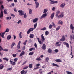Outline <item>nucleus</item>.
Segmentation results:
<instances>
[{"label":"nucleus","mask_w":74,"mask_h":74,"mask_svg":"<svg viewBox=\"0 0 74 74\" xmlns=\"http://www.w3.org/2000/svg\"><path fill=\"white\" fill-rule=\"evenodd\" d=\"M53 27V25L50 24L49 25V29H51Z\"/></svg>","instance_id":"bb28decb"},{"label":"nucleus","mask_w":74,"mask_h":74,"mask_svg":"<svg viewBox=\"0 0 74 74\" xmlns=\"http://www.w3.org/2000/svg\"><path fill=\"white\" fill-rule=\"evenodd\" d=\"M27 42V40H26L23 43L24 45H26V42Z\"/></svg>","instance_id":"5fc2aeb1"},{"label":"nucleus","mask_w":74,"mask_h":74,"mask_svg":"<svg viewBox=\"0 0 74 74\" xmlns=\"http://www.w3.org/2000/svg\"><path fill=\"white\" fill-rule=\"evenodd\" d=\"M3 12H4V14H7V12L5 10H4V11Z\"/></svg>","instance_id":"680f3d73"},{"label":"nucleus","mask_w":74,"mask_h":74,"mask_svg":"<svg viewBox=\"0 0 74 74\" xmlns=\"http://www.w3.org/2000/svg\"><path fill=\"white\" fill-rule=\"evenodd\" d=\"M18 59L17 58H14V62H16L18 60Z\"/></svg>","instance_id":"8fccbe9b"},{"label":"nucleus","mask_w":74,"mask_h":74,"mask_svg":"<svg viewBox=\"0 0 74 74\" xmlns=\"http://www.w3.org/2000/svg\"><path fill=\"white\" fill-rule=\"evenodd\" d=\"M47 29V28L46 27H45L41 29V30H45Z\"/></svg>","instance_id":"49530a36"},{"label":"nucleus","mask_w":74,"mask_h":74,"mask_svg":"<svg viewBox=\"0 0 74 74\" xmlns=\"http://www.w3.org/2000/svg\"><path fill=\"white\" fill-rule=\"evenodd\" d=\"M65 5H66V4L63 3L60 5V7L61 8H64L65 7Z\"/></svg>","instance_id":"f8f14e48"},{"label":"nucleus","mask_w":74,"mask_h":74,"mask_svg":"<svg viewBox=\"0 0 74 74\" xmlns=\"http://www.w3.org/2000/svg\"><path fill=\"white\" fill-rule=\"evenodd\" d=\"M3 68H4V66H3V64H1L0 65V69H1V70H2V69H3Z\"/></svg>","instance_id":"cd10ccee"},{"label":"nucleus","mask_w":74,"mask_h":74,"mask_svg":"<svg viewBox=\"0 0 74 74\" xmlns=\"http://www.w3.org/2000/svg\"><path fill=\"white\" fill-rule=\"evenodd\" d=\"M18 12H19V15H20L21 16L24 15V18H26L27 17V15H26V13H25V14H24V13H23V11L22 10H19L18 11Z\"/></svg>","instance_id":"f03ea898"},{"label":"nucleus","mask_w":74,"mask_h":74,"mask_svg":"<svg viewBox=\"0 0 74 74\" xmlns=\"http://www.w3.org/2000/svg\"><path fill=\"white\" fill-rule=\"evenodd\" d=\"M33 49V48H32L29 49V51H32Z\"/></svg>","instance_id":"774afa93"},{"label":"nucleus","mask_w":74,"mask_h":74,"mask_svg":"<svg viewBox=\"0 0 74 74\" xmlns=\"http://www.w3.org/2000/svg\"><path fill=\"white\" fill-rule=\"evenodd\" d=\"M38 21V19L37 18H36L33 20L32 22L33 23H36V22H37Z\"/></svg>","instance_id":"9d476101"},{"label":"nucleus","mask_w":74,"mask_h":74,"mask_svg":"<svg viewBox=\"0 0 74 74\" xmlns=\"http://www.w3.org/2000/svg\"><path fill=\"white\" fill-rule=\"evenodd\" d=\"M47 52H49V53H51V52H52V51L51 49L49 48Z\"/></svg>","instance_id":"7c9ffc66"},{"label":"nucleus","mask_w":74,"mask_h":74,"mask_svg":"<svg viewBox=\"0 0 74 74\" xmlns=\"http://www.w3.org/2000/svg\"><path fill=\"white\" fill-rule=\"evenodd\" d=\"M22 35V32H20L19 34L20 38H22L23 36L22 35Z\"/></svg>","instance_id":"393cba45"},{"label":"nucleus","mask_w":74,"mask_h":74,"mask_svg":"<svg viewBox=\"0 0 74 74\" xmlns=\"http://www.w3.org/2000/svg\"><path fill=\"white\" fill-rule=\"evenodd\" d=\"M10 31V30H9V29L8 28H7L6 29V30L5 31V33H7V32H8Z\"/></svg>","instance_id":"3c124183"},{"label":"nucleus","mask_w":74,"mask_h":74,"mask_svg":"<svg viewBox=\"0 0 74 74\" xmlns=\"http://www.w3.org/2000/svg\"><path fill=\"white\" fill-rule=\"evenodd\" d=\"M21 74H26L27 73V71H25L24 70H23L21 71Z\"/></svg>","instance_id":"dca6fc26"},{"label":"nucleus","mask_w":74,"mask_h":74,"mask_svg":"<svg viewBox=\"0 0 74 74\" xmlns=\"http://www.w3.org/2000/svg\"><path fill=\"white\" fill-rule=\"evenodd\" d=\"M32 13V10L31 9L29 10V13L30 14H31Z\"/></svg>","instance_id":"37998d69"},{"label":"nucleus","mask_w":74,"mask_h":74,"mask_svg":"<svg viewBox=\"0 0 74 74\" xmlns=\"http://www.w3.org/2000/svg\"><path fill=\"white\" fill-rule=\"evenodd\" d=\"M2 50H3V49L1 47V46L0 45V51H1Z\"/></svg>","instance_id":"4d7b16f0"},{"label":"nucleus","mask_w":74,"mask_h":74,"mask_svg":"<svg viewBox=\"0 0 74 74\" xmlns=\"http://www.w3.org/2000/svg\"><path fill=\"white\" fill-rule=\"evenodd\" d=\"M15 43L14 42H13L12 43V45H11V48H13V47L15 45Z\"/></svg>","instance_id":"5701e85b"},{"label":"nucleus","mask_w":74,"mask_h":74,"mask_svg":"<svg viewBox=\"0 0 74 74\" xmlns=\"http://www.w3.org/2000/svg\"><path fill=\"white\" fill-rule=\"evenodd\" d=\"M4 34H5V32H3V33H2V34L1 33L0 34V36L2 38H4Z\"/></svg>","instance_id":"2eb2a0df"},{"label":"nucleus","mask_w":74,"mask_h":74,"mask_svg":"<svg viewBox=\"0 0 74 74\" xmlns=\"http://www.w3.org/2000/svg\"><path fill=\"white\" fill-rule=\"evenodd\" d=\"M45 35L47 36V35H48V34H49V32H48V31H47L45 32Z\"/></svg>","instance_id":"58836bf2"},{"label":"nucleus","mask_w":74,"mask_h":74,"mask_svg":"<svg viewBox=\"0 0 74 74\" xmlns=\"http://www.w3.org/2000/svg\"><path fill=\"white\" fill-rule=\"evenodd\" d=\"M55 15V13L53 12L51 16V19H53V17H54V15Z\"/></svg>","instance_id":"6ab92c4d"},{"label":"nucleus","mask_w":74,"mask_h":74,"mask_svg":"<svg viewBox=\"0 0 74 74\" xmlns=\"http://www.w3.org/2000/svg\"><path fill=\"white\" fill-rule=\"evenodd\" d=\"M3 51H5V52H7V51H8V50L7 49H3Z\"/></svg>","instance_id":"603ef678"},{"label":"nucleus","mask_w":74,"mask_h":74,"mask_svg":"<svg viewBox=\"0 0 74 74\" xmlns=\"http://www.w3.org/2000/svg\"><path fill=\"white\" fill-rule=\"evenodd\" d=\"M11 19V17H7L6 18V19L7 20H8V19Z\"/></svg>","instance_id":"09e8293b"},{"label":"nucleus","mask_w":74,"mask_h":74,"mask_svg":"<svg viewBox=\"0 0 74 74\" xmlns=\"http://www.w3.org/2000/svg\"><path fill=\"white\" fill-rule=\"evenodd\" d=\"M70 28L71 29H74V27L73 26V24H71L70 25Z\"/></svg>","instance_id":"f704fd0d"},{"label":"nucleus","mask_w":74,"mask_h":74,"mask_svg":"<svg viewBox=\"0 0 74 74\" xmlns=\"http://www.w3.org/2000/svg\"><path fill=\"white\" fill-rule=\"evenodd\" d=\"M48 12V9H45L44 10V11L43 12V14H46Z\"/></svg>","instance_id":"b1692460"},{"label":"nucleus","mask_w":74,"mask_h":74,"mask_svg":"<svg viewBox=\"0 0 74 74\" xmlns=\"http://www.w3.org/2000/svg\"><path fill=\"white\" fill-rule=\"evenodd\" d=\"M28 66H26L25 67H24L23 69V70H25V69H27V68H28Z\"/></svg>","instance_id":"c03bdc74"},{"label":"nucleus","mask_w":74,"mask_h":74,"mask_svg":"<svg viewBox=\"0 0 74 74\" xmlns=\"http://www.w3.org/2000/svg\"><path fill=\"white\" fill-rule=\"evenodd\" d=\"M40 64H37L36 65V67H38V66H40Z\"/></svg>","instance_id":"0e129e2a"},{"label":"nucleus","mask_w":74,"mask_h":74,"mask_svg":"<svg viewBox=\"0 0 74 74\" xmlns=\"http://www.w3.org/2000/svg\"><path fill=\"white\" fill-rule=\"evenodd\" d=\"M36 60H41V59L40 58H37L36 59Z\"/></svg>","instance_id":"052dcab7"},{"label":"nucleus","mask_w":74,"mask_h":74,"mask_svg":"<svg viewBox=\"0 0 74 74\" xmlns=\"http://www.w3.org/2000/svg\"><path fill=\"white\" fill-rule=\"evenodd\" d=\"M60 28V26H59L57 28H56V31H58L59 30V29Z\"/></svg>","instance_id":"a19ab883"},{"label":"nucleus","mask_w":74,"mask_h":74,"mask_svg":"<svg viewBox=\"0 0 74 74\" xmlns=\"http://www.w3.org/2000/svg\"><path fill=\"white\" fill-rule=\"evenodd\" d=\"M29 37L30 38H34V35L32 34H30Z\"/></svg>","instance_id":"412c9836"},{"label":"nucleus","mask_w":74,"mask_h":74,"mask_svg":"<svg viewBox=\"0 0 74 74\" xmlns=\"http://www.w3.org/2000/svg\"><path fill=\"white\" fill-rule=\"evenodd\" d=\"M60 12L59 10L57 11L56 12V14H60Z\"/></svg>","instance_id":"e2e57ef3"},{"label":"nucleus","mask_w":74,"mask_h":74,"mask_svg":"<svg viewBox=\"0 0 74 74\" xmlns=\"http://www.w3.org/2000/svg\"><path fill=\"white\" fill-rule=\"evenodd\" d=\"M52 65L53 66H56V67H59V65H58L56 64L53 63Z\"/></svg>","instance_id":"c756f323"},{"label":"nucleus","mask_w":74,"mask_h":74,"mask_svg":"<svg viewBox=\"0 0 74 74\" xmlns=\"http://www.w3.org/2000/svg\"><path fill=\"white\" fill-rule=\"evenodd\" d=\"M11 35H8L7 37V39L10 40V39H11Z\"/></svg>","instance_id":"a878e982"},{"label":"nucleus","mask_w":74,"mask_h":74,"mask_svg":"<svg viewBox=\"0 0 74 74\" xmlns=\"http://www.w3.org/2000/svg\"><path fill=\"white\" fill-rule=\"evenodd\" d=\"M59 42H56V46H57V47H59V46H60V45H61L60 44H59Z\"/></svg>","instance_id":"aec40b11"},{"label":"nucleus","mask_w":74,"mask_h":74,"mask_svg":"<svg viewBox=\"0 0 74 74\" xmlns=\"http://www.w3.org/2000/svg\"><path fill=\"white\" fill-rule=\"evenodd\" d=\"M25 52L23 51L19 55V57H21V56H23V55H25Z\"/></svg>","instance_id":"4468645a"},{"label":"nucleus","mask_w":74,"mask_h":74,"mask_svg":"<svg viewBox=\"0 0 74 74\" xmlns=\"http://www.w3.org/2000/svg\"><path fill=\"white\" fill-rule=\"evenodd\" d=\"M3 60H6L7 62H8V60H9L8 58H7L6 57L4 58H3Z\"/></svg>","instance_id":"e433bc0d"},{"label":"nucleus","mask_w":74,"mask_h":74,"mask_svg":"<svg viewBox=\"0 0 74 74\" xmlns=\"http://www.w3.org/2000/svg\"><path fill=\"white\" fill-rule=\"evenodd\" d=\"M34 46L36 48V49H37V44L36 43H35L34 45Z\"/></svg>","instance_id":"6e6d98bb"},{"label":"nucleus","mask_w":74,"mask_h":74,"mask_svg":"<svg viewBox=\"0 0 74 74\" xmlns=\"http://www.w3.org/2000/svg\"><path fill=\"white\" fill-rule=\"evenodd\" d=\"M27 62V61H25V62H24L23 64H22V65H24V64H26V62Z\"/></svg>","instance_id":"338daca9"},{"label":"nucleus","mask_w":74,"mask_h":74,"mask_svg":"<svg viewBox=\"0 0 74 74\" xmlns=\"http://www.w3.org/2000/svg\"><path fill=\"white\" fill-rule=\"evenodd\" d=\"M65 40H66V38H65L64 36V35H63L62 38L60 39V41H65Z\"/></svg>","instance_id":"423d86ee"},{"label":"nucleus","mask_w":74,"mask_h":74,"mask_svg":"<svg viewBox=\"0 0 74 74\" xmlns=\"http://www.w3.org/2000/svg\"><path fill=\"white\" fill-rule=\"evenodd\" d=\"M49 60V58L47 57L45 59V62H48Z\"/></svg>","instance_id":"79ce46f5"},{"label":"nucleus","mask_w":74,"mask_h":74,"mask_svg":"<svg viewBox=\"0 0 74 74\" xmlns=\"http://www.w3.org/2000/svg\"><path fill=\"white\" fill-rule=\"evenodd\" d=\"M47 16V14L45 13L42 15V16H41V17L40 18V19H41L44 18H46V16Z\"/></svg>","instance_id":"39448f33"},{"label":"nucleus","mask_w":74,"mask_h":74,"mask_svg":"<svg viewBox=\"0 0 74 74\" xmlns=\"http://www.w3.org/2000/svg\"><path fill=\"white\" fill-rule=\"evenodd\" d=\"M66 72L67 74H72V73L71 72L67 71Z\"/></svg>","instance_id":"13d9d810"},{"label":"nucleus","mask_w":74,"mask_h":74,"mask_svg":"<svg viewBox=\"0 0 74 74\" xmlns=\"http://www.w3.org/2000/svg\"><path fill=\"white\" fill-rule=\"evenodd\" d=\"M58 24H59V25H62V24H63V22L60 20L59 21H58Z\"/></svg>","instance_id":"473e14b6"},{"label":"nucleus","mask_w":74,"mask_h":74,"mask_svg":"<svg viewBox=\"0 0 74 74\" xmlns=\"http://www.w3.org/2000/svg\"><path fill=\"white\" fill-rule=\"evenodd\" d=\"M35 4H36V8H37L38 6H39V3L38 2L36 1L35 3Z\"/></svg>","instance_id":"6e6552de"},{"label":"nucleus","mask_w":74,"mask_h":74,"mask_svg":"<svg viewBox=\"0 0 74 74\" xmlns=\"http://www.w3.org/2000/svg\"><path fill=\"white\" fill-rule=\"evenodd\" d=\"M64 16V14H63V12H62L61 14V15H59L58 16V18H63V17Z\"/></svg>","instance_id":"9b49d317"},{"label":"nucleus","mask_w":74,"mask_h":74,"mask_svg":"<svg viewBox=\"0 0 74 74\" xmlns=\"http://www.w3.org/2000/svg\"><path fill=\"white\" fill-rule=\"evenodd\" d=\"M49 1L51 2V4H54L57 3H58V1H54L53 0H49Z\"/></svg>","instance_id":"7ed1b4c3"},{"label":"nucleus","mask_w":74,"mask_h":74,"mask_svg":"<svg viewBox=\"0 0 74 74\" xmlns=\"http://www.w3.org/2000/svg\"><path fill=\"white\" fill-rule=\"evenodd\" d=\"M37 23H36L34 25V28L36 29L37 27Z\"/></svg>","instance_id":"2f4dec72"},{"label":"nucleus","mask_w":74,"mask_h":74,"mask_svg":"<svg viewBox=\"0 0 74 74\" xmlns=\"http://www.w3.org/2000/svg\"><path fill=\"white\" fill-rule=\"evenodd\" d=\"M12 56L14 58H15L16 56V54H13L12 55Z\"/></svg>","instance_id":"de8ad7c7"},{"label":"nucleus","mask_w":74,"mask_h":74,"mask_svg":"<svg viewBox=\"0 0 74 74\" xmlns=\"http://www.w3.org/2000/svg\"><path fill=\"white\" fill-rule=\"evenodd\" d=\"M3 60H6L7 62H8V60H9L8 58H7L6 57L4 58H3Z\"/></svg>","instance_id":"c9c22d12"},{"label":"nucleus","mask_w":74,"mask_h":74,"mask_svg":"<svg viewBox=\"0 0 74 74\" xmlns=\"http://www.w3.org/2000/svg\"><path fill=\"white\" fill-rule=\"evenodd\" d=\"M33 54H34V52H31L29 53V55L30 56L32 55Z\"/></svg>","instance_id":"4c0bfd02"},{"label":"nucleus","mask_w":74,"mask_h":74,"mask_svg":"<svg viewBox=\"0 0 74 74\" xmlns=\"http://www.w3.org/2000/svg\"><path fill=\"white\" fill-rule=\"evenodd\" d=\"M52 25H53V26L54 27H56V25H55V23L54 22H52L51 23Z\"/></svg>","instance_id":"a18cd8bd"},{"label":"nucleus","mask_w":74,"mask_h":74,"mask_svg":"<svg viewBox=\"0 0 74 74\" xmlns=\"http://www.w3.org/2000/svg\"><path fill=\"white\" fill-rule=\"evenodd\" d=\"M17 48L18 49H20V45H18L17 46Z\"/></svg>","instance_id":"69168bd1"},{"label":"nucleus","mask_w":74,"mask_h":74,"mask_svg":"<svg viewBox=\"0 0 74 74\" xmlns=\"http://www.w3.org/2000/svg\"><path fill=\"white\" fill-rule=\"evenodd\" d=\"M10 62L11 64H12V65L13 66L15 65V64H16L15 62L12 61H11V60H10Z\"/></svg>","instance_id":"0eeeda50"},{"label":"nucleus","mask_w":74,"mask_h":74,"mask_svg":"<svg viewBox=\"0 0 74 74\" xmlns=\"http://www.w3.org/2000/svg\"><path fill=\"white\" fill-rule=\"evenodd\" d=\"M70 28L71 29H74V27L73 26V24H71L70 25Z\"/></svg>","instance_id":"72a5a7b5"},{"label":"nucleus","mask_w":74,"mask_h":74,"mask_svg":"<svg viewBox=\"0 0 74 74\" xmlns=\"http://www.w3.org/2000/svg\"><path fill=\"white\" fill-rule=\"evenodd\" d=\"M1 17H3V12L1 10V13H0V18H1Z\"/></svg>","instance_id":"f3484780"},{"label":"nucleus","mask_w":74,"mask_h":74,"mask_svg":"<svg viewBox=\"0 0 74 74\" xmlns=\"http://www.w3.org/2000/svg\"><path fill=\"white\" fill-rule=\"evenodd\" d=\"M70 38H73L74 40V34H71L70 35Z\"/></svg>","instance_id":"4be33fe9"},{"label":"nucleus","mask_w":74,"mask_h":74,"mask_svg":"<svg viewBox=\"0 0 74 74\" xmlns=\"http://www.w3.org/2000/svg\"><path fill=\"white\" fill-rule=\"evenodd\" d=\"M64 45H66V47L67 48H69V45L67 43H66V42H63Z\"/></svg>","instance_id":"ddd939ff"},{"label":"nucleus","mask_w":74,"mask_h":74,"mask_svg":"<svg viewBox=\"0 0 74 74\" xmlns=\"http://www.w3.org/2000/svg\"><path fill=\"white\" fill-rule=\"evenodd\" d=\"M33 30H34V28H29L27 31V34H29V33H30L31 32L33 31Z\"/></svg>","instance_id":"20e7f679"},{"label":"nucleus","mask_w":74,"mask_h":74,"mask_svg":"<svg viewBox=\"0 0 74 74\" xmlns=\"http://www.w3.org/2000/svg\"><path fill=\"white\" fill-rule=\"evenodd\" d=\"M29 69H32L33 67V64H29Z\"/></svg>","instance_id":"c85d7f7f"},{"label":"nucleus","mask_w":74,"mask_h":74,"mask_svg":"<svg viewBox=\"0 0 74 74\" xmlns=\"http://www.w3.org/2000/svg\"><path fill=\"white\" fill-rule=\"evenodd\" d=\"M7 71H11L12 70V68H8L7 69Z\"/></svg>","instance_id":"ea45409f"},{"label":"nucleus","mask_w":74,"mask_h":74,"mask_svg":"<svg viewBox=\"0 0 74 74\" xmlns=\"http://www.w3.org/2000/svg\"><path fill=\"white\" fill-rule=\"evenodd\" d=\"M21 22H22V21L21 20H20L17 22V23L18 24H19V23H21Z\"/></svg>","instance_id":"864d4df0"},{"label":"nucleus","mask_w":74,"mask_h":74,"mask_svg":"<svg viewBox=\"0 0 74 74\" xmlns=\"http://www.w3.org/2000/svg\"><path fill=\"white\" fill-rule=\"evenodd\" d=\"M54 51L56 53H57L59 52V50L58 49H56L54 50Z\"/></svg>","instance_id":"bf43d9fd"},{"label":"nucleus","mask_w":74,"mask_h":74,"mask_svg":"<svg viewBox=\"0 0 74 74\" xmlns=\"http://www.w3.org/2000/svg\"><path fill=\"white\" fill-rule=\"evenodd\" d=\"M41 48L43 49V50H45L46 49V45L45 44H44L41 47Z\"/></svg>","instance_id":"1a4fd4ad"},{"label":"nucleus","mask_w":74,"mask_h":74,"mask_svg":"<svg viewBox=\"0 0 74 74\" xmlns=\"http://www.w3.org/2000/svg\"><path fill=\"white\" fill-rule=\"evenodd\" d=\"M41 36L42 38V42L41 40L40 41V40H40V38H37V40H38V42L39 43V44H40V45H41V44L42 45V44H43V42H44V41L45 40V38H44V36H43V34H42L41 35Z\"/></svg>","instance_id":"f257e3e1"},{"label":"nucleus","mask_w":74,"mask_h":74,"mask_svg":"<svg viewBox=\"0 0 74 74\" xmlns=\"http://www.w3.org/2000/svg\"><path fill=\"white\" fill-rule=\"evenodd\" d=\"M56 62L59 63V62H62V60L60 59H57L55 60Z\"/></svg>","instance_id":"a211bd4d"}]
</instances>
